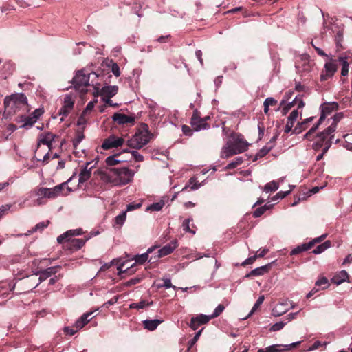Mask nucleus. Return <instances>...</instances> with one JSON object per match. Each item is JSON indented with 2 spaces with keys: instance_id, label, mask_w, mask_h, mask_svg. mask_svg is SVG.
I'll use <instances>...</instances> for the list:
<instances>
[{
  "instance_id": "nucleus-1",
  "label": "nucleus",
  "mask_w": 352,
  "mask_h": 352,
  "mask_svg": "<svg viewBox=\"0 0 352 352\" xmlns=\"http://www.w3.org/2000/svg\"><path fill=\"white\" fill-rule=\"evenodd\" d=\"M71 179L72 178L53 188L40 187L34 189L31 192L32 196L36 197L34 205L40 206L45 204L47 199H54L60 196L69 195L72 191V188L67 186V184Z\"/></svg>"
},
{
  "instance_id": "nucleus-2",
  "label": "nucleus",
  "mask_w": 352,
  "mask_h": 352,
  "mask_svg": "<svg viewBox=\"0 0 352 352\" xmlns=\"http://www.w3.org/2000/svg\"><path fill=\"white\" fill-rule=\"evenodd\" d=\"M134 171L126 168H110L100 173V179L112 186H123L131 182L134 176Z\"/></svg>"
},
{
  "instance_id": "nucleus-3",
  "label": "nucleus",
  "mask_w": 352,
  "mask_h": 352,
  "mask_svg": "<svg viewBox=\"0 0 352 352\" xmlns=\"http://www.w3.org/2000/svg\"><path fill=\"white\" fill-rule=\"evenodd\" d=\"M342 113H338L334 115L333 118L328 120V122L331 123L330 125L324 131L317 135L312 145L313 149L315 151L322 149L323 153L327 152L331 146V140L333 138V133L336 131L337 124L342 120Z\"/></svg>"
},
{
  "instance_id": "nucleus-4",
  "label": "nucleus",
  "mask_w": 352,
  "mask_h": 352,
  "mask_svg": "<svg viewBox=\"0 0 352 352\" xmlns=\"http://www.w3.org/2000/svg\"><path fill=\"white\" fill-rule=\"evenodd\" d=\"M248 143L243 135L233 133L223 146L221 151V157L228 158L232 155L243 153L248 149Z\"/></svg>"
},
{
  "instance_id": "nucleus-5",
  "label": "nucleus",
  "mask_w": 352,
  "mask_h": 352,
  "mask_svg": "<svg viewBox=\"0 0 352 352\" xmlns=\"http://www.w3.org/2000/svg\"><path fill=\"white\" fill-rule=\"evenodd\" d=\"M338 109V104L336 102H324L320 106V116L316 124H314L309 131L304 135L305 139L311 140V136L317 130L318 126L321 124H324L325 125H330V122H328L329 119H331L334 117L332 116L328 118V116H331L333 111H336Z\"/></svg>"
},
{
  "instance_id": "nucleus-6",
  "label": "nucleus",
  "mask_w": 352,
  "mask_h": 352,
  "mask_svg": "<svg viewBox=\"0 0 352 352\" xmlns=\"http://www.w3.org/2000/svg\"><path fill=\"white\" fill-rule=\"evenodd\" d=\"M82 234L81 228L70 230L62 234L57 238L58 243H67L66 247L72 251L80 249L85 243L88 239L83 240L81 239H74L75 236H79Z\"/></svg>"
},
{
  "instance_id": "nucleus-7",
  "label": "nucleus",
  "mask_w": 352,
  "mask_h": 352,
  "mask_svg": "<svg viewBox=\"0 0 352 352\" xmlns=\"http://www.w3.org/2000/svg\"><path fill=\"white\" fill-rule=\"evenodd\" d=\"M28 99L23 94H15L4 99L5 113L8 115L16 113L21 109H26Z\"/></svg>"
},
{
  "instance_id": "nucleus-8",
  "label": "nucleus",
  "mask_w": 352,
  "mask_h": 352,
  "mask_svg": "<svg viewBox=\"0 0 352 352\" xmlns=\"http://www.w3.org/2000/svg\"><path fill=\"white\" fill-rule=\"evenodd\" d=\"M153 135L148 131V126L144 124L127 141V145L133 148L140 149L151 140Z\"/></svg>"
},
{
  "instance_id": "nucleus-9",
  "label": "nucleus",
  "mask_w": 352,
  "mask_h": 352,
  "mask_svg": "<svg viewBox=\"0 0 352 352\" xmlns=\"http://www.w3.org/2000/svg\"><path fill=\"white\" fill-rule=\"evenodd\" d=\"M296 103V108L294 109L290 113L287 118V122L285 126L284 131L287 133H289L294 126L295 122L299 118H301L302 109L305 106V102L301 96H296L294 98V104Z\"/></svg>"
},
{
  "instance_id": "nucleus-10",
  "label": "nucleus",
  "mask_w": 352,
  "mask_h": 352,
  "mask_svg": "<svg viewBox=\"0 0 352 352\" xmlns=\"http://www.w3.org/2000/svg\"><path fill=\"white\" fill-rule=\"evenodd\" d=\"M338 70L337 60L334 59L332 56L327 58L320 74L321 81H326L332 78Z\"/></svg>"
},
{
  "instance_id": "nucleus-11",
  "label": "nucleus",
  "mask_w": 352,
  "mask_h": 352,
  "mask_svg": "<svg viewBox=\"0 0 352 352\" xmlns=\"http://www.w3.org/2000/svg\"><path fill=\"white\" fill-rule=\"evenodd\" d=\"M92 75L97 76L96 73H91ZM91 74H85L83 70L78 71L73 78V84L76 89L84 91L85 87L88 86L89 82V76Z\"/></svg>"
},
{
  "instance_id": "nucleus-12",
  "label": "nucleus",
  "mask_w": 352,
  "mask_h": 352,
  "mask_svg": "<svg viewBox=\"0 0 352 352\" xmlns=\"http://www.w3.org/2000/svg\"><path fill=\"white\" fill-rule=\"evenodd\" d=\"M338 61L342 65L341 75L346 76L349 74V65L352 63V53L350 52H345L340 54L338 57Z\"/></svg>"
},
{
  "instance_id": "nucleus-13",
  "label": "nucleus",
  "mask_w": 352,
  "mask_h": 352,
  "mask_svg": "<svg viewBox=\"0 0 352 352\" xmlns=\"http://www.w3.org/2000/svg\"><path fill=\"white\" fill-rule=\"evenodd\" d=\"M124 140L122 138L110 135L103 141L101 146L103 149L108 150L120 147L124 144Z\"/></svg>"
},
{
  "instance_id": "nucleus-14",
  "label": "nucleus",
  "mask_w": 352,
  "mask_h": 352,
  "mask_svg": "<svg viewBox=\"0 0 352 352\" xmlns=\"http://www.w3.org/2000/svg\"><path fill=\"white\" fill-rule=\"evenodd\" d=\"M74 102L75 99L72 95H66L64 97L63 106L59 111V115L64 117L67 116L72 111Z\"/></svg>"
},
{
  "instance_id": "nucleus-15",
  "label": "nucleus",
  "mask_w": 352,
  "mask_h": 352,
  "mask_svg": "<svg viewBox=\"0 0 352 352\" xmlns=\"http://www.w3.org/2000/svg\"><path fill=\"white\" fill-rule=\"evenodd\" d=\"M208 119L209 117L201 118L195 113L191 118L190 124L195 131H199L209 128V125L207 123Z\"/></svg>"
},
{
  "instance_id": "nucleus-16",
  "label": "nucleus",
  "mask_w": 352,
  "mask_h": 352,
  "mask_svg": "<svg viewBox=\"0 0 352 352\" xmlns=\"http://www.w3.org/2000/svg\"><path fill=\"white\" fill-rule=\"evenodd\" d=\"M296 68L299 73L309 72L311 69L309 57L307 55L302 56L300 60L296 63Z\"/></svg>"
},
{
  "instance_id": "nucleus-17",
  "label": "nucleus",
  "mask_w": 352,
  "mask_h": 352,
  "mask_svg": "<svg viewBox=\"0 0 352 352\" xmlns=\"http://www.w3.org/2000/svg\"><path fill=\"white\" fill-rule=\"evenodd\" d=\"M118 91V87L116 85H108L103 87L100 91V95L102 96V98H111L116 94Z\"/></svg>"
},
{
  "instance_id": "nucleus-18",
  "label": "nucleus",
  "mask_w": 352,
  "mask_h": 352,
  "mask_svg": "<svg viewBox=\"0 0 352 352\" xmlns=\"http://www.w3.org/2000/svg\"><path fill=\"white\" fill-rule=\"evenodd\" d=\"M177 246V241L176 240L172 241L170 243L157 250V257L160 258L170 254Z\"/></svg>"
},
{
  "instance_id": "nucleus-19",
  "label": "nucleus",
  "mask_w": 352,
  "mask_h": 352,
  "mask_svg": "<svg viewBox=\"0 0 352 352\" xmlns=\"http://www.w3.org/2000/svg\"><path fill=\"white\" fill-rule=\"evenodd\" d=\"M287 301L276 304L272 310V315L275 317H279L287 312L289 308L287 307Z\"/></svg>"
},
{
  "instance_id": "nucleus-20",
  "label": "nucleus",
  "mask_w": 352,
  "mask_h": 352,
  "mask_svg": "<svg viewBox=\"0 0 352 352\" xmlns=\"http://www.w3.org/2000/svg\"><path fill=\"white\" fill-rule=\"evenodd\" d=\"M56 135L52 133H43L38 137V144L47 145L49 149H51L52 142L54 141Z\"/></svg>"
},
{
  "instance_id": "nucleus-21",
  "label": "nucleus",
  "mask_w": 352,
  "mask_h": 352,
  "mask_svg": "<svg viewBox=\"0 0 352 352\" xmlns=\"http://www.w3.org/2000/svg\"><path fill=\"white\" fill-rule=\"evenodd\" d=\"M91 162H87L82 170H81L79 174L78 183L83 184L87 182L91 177V170L93 166H89Z\"/></svg>"
},
{
  "instance_id": "nucleus-22",
  "label": "nucleus",
  "mask_w": 352,
  "mask_h": 352,
  "mask_svg": "<svg viewBox=\"0 0 352 352\" xmlns=\"http://www.w3.org/2000/svg\"><path fill=\"white\" fill-rule=\"evenodd\" d=\"M113 120L119 124H124L127 123H133L134 118L129 116L125 114L116 113L113 116Z\"/></svg>"
},
{
  "instance_id": "nucleus-23",
  "label": "nucleus",
  "mask_w": 352,
  "mask_h": 352,
  "mask_svg": "<svg viewBox=\"0 0 352 352\" xmlns=\"http://www.w3.org/2000/svg\"><path fill=\"white\" fill-rule=\"evenodd\" d=\"M348 278L349 275L346 271L342 270L333 276V278H331V282L337 285H339L342 283L346 281Z\"/></svg>"
},
{
  "instance_id": "nucleus-24",
  "label": "nucleus",
  "mask_w": 352,
  "mask_h": 352,
  "mask_svg": "<svg viewBox=\"0 0 352 352\" xmlns=\"http://www.w3.org/2000/svg\"><path fill=\"white\" fill-rule=\"evenodd\" d=\"M93 314V311H89L84 314L76 322H75V327L77 329H82L85 324H87L90 319L89 318V316H91Z\"/></svg>"
},
{
  "instance_id": "nucleus-25",
  "label": "nucleus",
  "mask_w": 352,
  "mask_h": 352,
  "mask_svg": "<svg viewBox=\"0 0 352 352\" xmlns=\"http://www.w3.org/2000/svg\"><path fill=\"white\" fill-rule=\"evenodd\" d=\"M58 267H50L46 270L41 271L39 274V283H41L46 280L48 277L56 274L57 272Z\"/></svg>"
},
{
  "instance_id": "nucleus-26",
  "label": "nucleus",
  "mask_w": 352,
  "mask_h": 352,
  "mask_svg": "<svg viewBox=\"0 0 352 352\" xmlns=\"http://www.w3.org/2000/svg\"><path fill=\"white\" fill-rule=\"evenodd\" d=\"M270 265H265L252 270L249 274L245 275L246 278L250 276H262L268 272Z\"/></svg>"
},
{
  "instance_id": "nucleus-27",
  "label": "nucleus",
  "mask_w": 352,
  "mask_h": 352,
  "mask_svg": "<svg viewBox=\"0 0 352 352\" xmlns=\"http://www.w3.org/2000/svg\"><path fill=\"white\" fill-rule=\"evenodd\" d=\"M314 117L311 116V117H309V118L302 120L301 122H298L297 123V125L294 128V131L296 133H299L303 130H305L308 126V124L309 122H312L314 120Z\"/></svg>"
},
{
  "instance_id": "nucleus-28",
  "label": "nucleus",
  "mask_w": 352,
  "mask_h": 352,
  "mask_svg": "<svg viewBox=\"0 0 352 352\" xmlns=\"http://www.w3.org/2000/svg\"><path fill=\"white\" fill-rule=\"evenodd\" d=\"M162 322V320H145L143 321L144 328L153 331L155 330L157 326Z\"/></svg>"
},
{
  "instance_id": "nucleus-29",
  "label": "nucleus",
  "mask_w": 352,
  "mask_h": 352,
  "mask_svg": "<svg viewBox=\"0 0 352 352\" xmlns=\"http://www.w3.org/2000/svg\"><path fill=\"white\" fill-rule=\"evenodd\" d=\"M283 182V178L280 179L278 182H277L276 181L270 182H269V183L265 184V186H264L263 190L266 193H268V192H274L276 190H278V183L279 182Z\"/></svg>"
},
{
  "instance_id": "nucleus-30",
  "label": "nucleus",
  "mask_w": 352,
  "mask_h": 352,
  "mask_svg": "<svg viewBox=\"0 0 352 352\" xmlns=\"http://www.w3.org/2000/svg\"><path fill=\"white\" fill-rule=\"evenodd\" d=\"M311 248V244L303 243V244L298 245V246L296 247L295 248H294L291 251L290 254H291V255H296L302 252L308 250Z\"/></svg>"
},
{
  "instance_id": "nucleus-31",
  "label": "nucleus",
  "mask_w": 352,
  "mask_h": 352,
  "mask_svg": "<svg viewBox=\"0 0 352 352\" xmlns=\"http://www.w3.org/2000/svg\"><path fill=\"white\" fill-rule=\"evenodd\" d=\"M331 242L329 241H326L322 244L319 245L317 246L314 250L313 253L315 254H319L327 250L331 247Z\"/></svg>"
},
{
  "instance_id": "nucleus-32",
  "label": "nucleus",
  "mask_w": 352,
  "mask_h": 352,
  "mask_svg": "<svg viewBox=\"0 0 352 352\" xmlns=\"http://www.w3.org/2000/svg\"><path fill=\"white\" fill-rule=\"evenodd\" d=\"M153 305V301H150V302H147L146 300H141L140 302H133V303H131L130 305H129V307L131 309H143L147 306H150V305Z\"/></svg>"
},
{
  "instance_id": "nucleus-33",
  "label": "nucleus",
  "mask_w": 352,
  "mask_h": 352,
  "mask_svg": "<svg viewBox=\"0 0 352 352\" xmlns=\"http://www.w3.org/2000/svg\"><path fill=\"white\" fill-rule=\"evenodd\" d=\"M153 251L152 248H149L147 252L142 254L141 255H137L135 258V263L139 264H143L148 260V254Z\"/></svg>"
},
{
  "instance_id": "nucleus-34",
  "label": "nucleus",
  "mask_w": 352,
  "mask_h": 352,
  "mask_svg": "<svg viewBox=\"0 0 352 352\" xmlns=\"http://www.w3.org/2000/svg\"><path fill=\"white\" fill-rule=\"evenodd\" d=\"M123 160L120 159V154L109 156L106 159V163L109 166H114Z\"/></svg>"
},
{
  "instance_id": "nucleus-35",
  "label": "nucleus",
  "mask_w": 352,
  "mask_h": 352,
  "mask_svg": "<svg viewBox=\"0 0 352 352\" xmlns=\"http://www.w3.org/2000/svg\"><path fill=\"white\" fill-rule=\"evenodd\" d=\"M165 203L163 200L160 201L159 202L153 203L148 206L146 208L147 210L151 211H160L163 207L164 206Z\"/></svg>"
},
{
  "instance_id": "nucleus-36",
  "label": "nucleus",
  "mask_w": 352,
  "mask_h": 352,
  "mask_svg": "<svg viewBox=\"0 0 352 352\" xmlns=\"http://www.w3.org/2000/svg\"><path fill=\"white\" fill-rule=\"evenodd\" d=\"M264 299H265V297L263 295L262 296H260L258 297V298L257 299L256 302H255V304L254 305L252 310L250 311V312L249 313V314L247 316V317L244 318L243 319H246L248 318V317H250V316H252L254 311L261 306V305L263 302L264 301Z\"/></svg>"
},
{
  "instance_id": "nucleus-37",
  "label": "nucleus",
  "mask_w": 352,
  "mask_h": 352,
  "mask_svg": "<svg viewBox=\"0 0 352 352\" xmlns=\"http://www.w3.org/2000/svg\"><path fill=\"white\" fill-rule=\"evenodd\" d=\"M286 349L285 345L282 344H273L268 346V352H285Z\"/></svg>"
},
{
  "instance_id": "nucleus-38",
  "label": "nucleus",
  "mask_w": 352,
  "mask_h": 352,
  "mask_svg": "<svg viewBox=\"0 0 352 352\" xmlns=\"http://www.w3.org/2000/svg\"><path fill=\"white\" fill-rule=\"evenodd\" d=\"M344 146L349 150L352 151V133H347L344 136Z\"/></svg>"
},
{
  "instance_id": "nucleus-39",
  "label": "nucleus",
  "mask_w": 352,
  "mask_h": 352,
  "mask_svg": "<svg viewBox=\"0 0 352 352\" xmlns=\"http://www.w3.org/2000/svg\"><path fill=\"white\" fill-rule=\"evenodd\" d=\"M272 207V205H265L263 206H261L260 208H258L257 209H256L253 213V216L254 217H261L263 214H264V212L267 210H269L270 209V208Z\"/></svg>"
},
{
  "instance_id": "nucleus-40",
  "label": "nucleus",
  "mask_w": 352,
  "mask_h": 352,
  "mask_svg": "<svg viewBox=\"0 0 352 352\" xmlns=\"http://www.w3.org/2000/svg\"><path fill=\"white\" fill-rule=\"evenodd\" d=\"M289 188L290 189L289 190H287V191H280L278 192L273 198H272V200L274 201L276 199H283L285 198L287 195H288L291 191L292 190V189L294 188V186H292V185H289Z\"/></svg>"
},
{
  "instance_id": "nucleus-41",
  "label": "nucleus",
  "mask_w": 352,
  "mask_h": 352,
  "mask_svg": "<svg viewBox=\"0 0 352 352\" xmlns=\"http://www.w3.org/2000/svg\"><path fill=\"white\" fill-rule=\"evenodd\" d=\"M329 280L326 277H320L316 282V286L321 287L322 289H326L329 287Z\"/></svg>"
},
{
  "instance_id": "nucleus-42",
  "label": "nucleus",
  "mask_w": 352,
  "mask_h": 352,
  "mask_svg": "<svg viewBox=\"0 0 352 352\" xmlns=\"http://www.w3.org/2000/svg\"><path fill=\"white\" fill-rule=\"evenodd\" d=\"M191 221H192V219H190V218L184 220L182 223V227H183V230L185 232H190L192 234H195L196 231L195 230L191 229L190 227V223Z\"/></svg>"
},
{
  "instance_id": "nucleus-43",
  "label": "nucleus",
  "mask_w": 352,
  "mask_h": 352,
  "mask_svg": "<svg viewBox=\"0 0 352 352\" xmlns=\"http://www.w3.org/2000/svg\"><path fill=\"white\" fill-rule=\"evenodd\" d=\"M126 218V212L124 211L120 214L118 215L115 219L116 224L119 226L120 227L122 226Z\"/></svg>"
},
{
  "instance_id": "nucleus-44",
  "label": "nucleus",
  "mask_w": 352,
  "mask_h": 352,
  "mask_svg": "<svg viewBox=\"0 0 352 352\" xmlns=\"http://www.w3.org/2000/svg\"><path fill=\"white\" fill-rule=\"evenodd\" d=\"M36 117H32L31 115L25 117L24 119V123L22 125L23 127H30L32 126L36 122Z\"/></svg>"
},
{
  "instance_id": "nucleus-45",
  "label": "nucleus",
  "mask_w": 352,
  "mask_h": 352,
  "mask_svg": "<svg viewBox=\"0 0 352 352\" xmlns=\"http://www.w3.org/2000/svg\"><path fill=\"white\" fill-rule=\"evenodd\" d=\"M242 162H243L242 157H236L234 161L231 162L230 163H229L227 165L226 168L227 169L234 168L236 166H238L239 165H240L241 164H242Z\"/></svg>"
},
{
  "instance_id": "nucleus-46",
  "label": "nucleus",
  "mask_w": 352,
  "mask_h": 352,
  "mask_svg": "<svg viewBox=\"0 0 352 352\" xmlns=\"http://www.w3.org/2000/svg\"><path fill=\"white\" fill-rule=\"evenodd\" d=\"M292 108L296 109V103L294 104V99L292 102H289L288 104H285L282 108V113L283 116L286 115L289 110H291Z\"/></svg>"
},
{
  "instance_id": "nucleus-47",
  "label": "nucleus",
  "mask_w": 352,
  "mask_h": 352,
  "mask_svg": "<svg viewBox=\"0 0 352 352\" xmlns=\"http://www.w3.org/2000/svg\"><path fill=\"white\" fill-rule=\"evenodd\" d=\"M200 324H206L208 322H209L210 320H211L210 316L208 315H204L200 314L195 317Z\"/></svg>"
},
{
  "instance_id": "nucleus-48",
  "label": "nucleus",
  "mask_w": 352,
  "mask_h": 352,
  "mask_svg": "<svg viewBox=\"0 0 352 352\" xmlns=\"http://www.w3.org/2000/svg\"><path fill=\"white\" fill-rule=\"evenodd\" d=\"M89 118V115L82 112L81 116L78 119V121H77L78 125V126L85 125L87 122Z\"/></svg>"
},
{
  "instance_id": "nucleus-49",
  "label": "nucleus",
  "mask_w": 352,
  "mask_h": 352,
  "mask_svg": "<svg viewBox=\"0 0 352 352\" xmlns=\"http://www.w3.org/2000/svg\"><path fill=\"white\" fill-rule=\"evenodd\" d=\"M287 322H283V321H280V322H276L275 324H274L270 329V330L271 331H279L280 329H282L285 325L287 324Z\"/></svg>"
},
{
  "instance_id": "nucleus-50",
  "label": "nucleus",
  "mask_w": 352,
  "mask_h": 352,
  "mask_svg": "<svg viewBox=\"0 0 352 352\" xmlns=\"http://www.w3.org/2000/svg\"><path fill=\"white\" fill-rule=\"evenodd\" d=\"M124 152H129L131 153V155L133 156V159L135 162H142L144 160V157L140 153H139L136 151H129L128 150H124Z\"/></svg>"
},
{
  "instance_id": "nucleus-51",
  "label": "nucleus",
  "mask_w": 352,
  "mask_h": 352,
  "mask_svg": "<svg viewBox=\"0 0 352 352\" xmlns=\"http://www.w3.org/2000/svg\"><path fill=\"white\" fill-rule=\"evenodd\" d=\"M225 307L223 305H219L214 309L213 314L210 315L211 318L219 316L224 310Z\"/></svg>"
},
{
  "instance_id": "nucleus-52",
  "label": "nucleus",
  "mask_w": 352,
  "mask_h": 352,
  "mask_svg": "<svg viewBox=\"0 0 352 352\" xmlns=\"http://www.w3.org/2000/svg\"><path fill=\"white\" fill-rule=\"evenodd\" d=\"M97 102V100H94L90 101L86 106V108L83 111L84 113L87 114H89V113L93 110L95 107L96 103Z\"/></svg>"
},
{
  "instance_id": "nucleus-53",
  "label": "nucleus",
  "mask_w": 352,
  "mask_h": 352,
  "mask_svg": "<svg viewBox=\"0 0 352 352\" xmlns=\"http://www.w3.org/2000/svg\"><path fill=\"white\" fill-rule=\"evenodd\" d=\"M189 184H190V185H191L190 188L193 190H197L201 186V184L198 183V182L197 181V179L195 177L190 178L189 180Z\"/></svg>"
},
{
  "instance_id": "nucleus-54",
  "label": "nucleus",
  "mask_w": 352,
  "mask_h": 352,
  "mask_svg": "<svg viewBox=\"0 0 352 352\" xmlns=\"http://www.w3.org/2000/svg\"><path fill=\"white\" fill-rule=\"evenodd\" d=\"M163 281H164V283L163 285H159V287H164L166 289L168 288H173L174 289H177V287L173 285L172 283H171V280L170 278H163Z\"/></svg>"
},
{
  "instance_id": "nucleus-55",
  "label": "nucleus",
  "mask_w": 352,
  "mask_h": 352,
  "mask_svg": "<svg viewBox=\"0 0 352 352\" xmlns=\"http://www.w3.org/2000/svg\"><path fill=\"white\" fill-rule=\"evenodd\" d=\"M277 104V100H276L274 98L272 97H269V98H267L265 101H264V103H263V106H274Z\"/></svg>"
},
{
  "instance_id": "nucleus-56",
  "label": "nucleus",
  "mask_w": 352,
  "mask_h": 352,
  "mask_svg": "<svg viewBox=\"0 0 352 352\" xmlns=\"http://www.w3.org/2000/svg\"><path fill=\"white\" fill-rule=\"evenodd\" d=\"M111 72L117 77H118L120 75V67L117 63H112Z\"/></svg>"
},
{
  "instance_id": "nucleus-57",
  "label": "nucleus",
  "mask_w": 352,
  "mask_h": 352,
  "mask_svg": "<svg viewBox=\"0 0 352 352\" xmlns=\"http://www.w3.org/2000/svg\"><path fill=\"white\" fill-rule=\"evenodd\" d=\"M140 280L141 279L140 278H131V280L125 282L124 283V285L125 287H130V286H132L133 285H135V284L140 283Z\"/></svg>"
},
{
  "instance_id": "nucleus-58",
  "label": "nucleus",
  "mask_w": 352,
  "mask_h": 352,
  "mask_svg": "<svg viewBox=\"0 0 352 352\" xmlns=\"http://www.w3.org/2000/svg\"><path fill=\"white\" fill-rule=\"evenodd\" d=\"M201 331H202V329L199 330L198 332H197L196 334L195 335L194 338L189 341V347H192L196 343V342L198 340V339L200 337Z\"/></svg>"
},
{
  "instance_id": "nucleus-59",
  "label": "nucleus",
  "mask_w": 352,
  "mask_h": 352,
  "mask_svg": "<svg viewBox=\"0 0 352 352\" xmlns=\"http://www.w3.org/2000/svg\"><path fill=\"white\" fill-rule=\"evenodd\" d=\"M326 236H327L326 234H322V236H320L319 237L315 238L314 239H313L312 241H311L310 242H309L307 243L311 244V248H312L316 243L321 242L323 239H324L326 238Z\"/></svg>"
},
{
  "instance_id": "nucleus-60",
  "label": "nucleus",
  "mask_w": 352,
  "mask_h": 352,
  "mask_svg": "<svg viewBox=\"0 0 352 352\" xmlns=\"http://www.w3.org/2000/svg\"><path fill=\"white\" fill-rule=\"evenodd\" d=\"M48 224H49V221L41 222L35 226L33 231L36 232L38 230H42L43 228H46Z\"/></svg>"
},
{
  "instance_id": "nucleus-61",
  "label": "nucleus",
  "mask_w": 352,
  "mask_h": 352,
  "mask_svg": "<svg viewBox=\"0 0 352 352\" xmlns=\"http://www.w3.org/2000/svg\"><path fill=\"white\" fill-rule=\"evenodd\" d=\"M201 325L195 317H192L190 320V327L193 329L196 330L199 326Z\"/></svg>"
},
{
  "instance_id": "nucleus-62",
  "label": "nucleus",
  "mask_w": 352,
  "mask_h": 352,
  "mask_svg": "<svg viewBox=\"0 0 352 352\" xmlns=\"http://www.w3.org/2000/svg\"><path fill=\"white\" fill-rule=\"evenodd\" d=\"M182 132L185 135L191 136L192 134V129L187 125L182 126Z\"/></svg>"
},
{
  "instance_id": "nucleus-63",
  "label": "nucleus",
  "mask_w": 352,
  "mask_h": 352,
  "mask_svg": "<svg viewBox=\"0 0 352 352\" xmlns=\"http://www.w3.org/2000/svg\"><path fill=\"white\" fill-rule=\"evenodd\" d=\"M6 290L7 291H12L13 289V288H12L10 287V285L9 283H8L7 282H3V283H0V292L1 291H3V290Z\"/></svg>"
},
{
  "instance_id": "nucleus-64",
  "label": "nucleus",
  "mask_w": 352,
  "mask_h": 352,
  "mask_svg": "<svg viewBox=\"0 0 352 352\" xmlns=\"http://www.w3.org/2000/svg\"><path fill=\"white\" fill-rule=\"evenodd\" d=\"M270 149H271L270 147L264 146L263 148H261L259 151V152L257 154V156H258L260 157H263L264 155H265L266 154H267L269 153Z\"/></svg>"
}]
</instances>
